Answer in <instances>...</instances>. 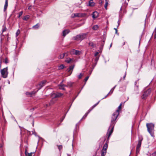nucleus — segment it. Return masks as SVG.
<instances>
[{"mask_svg": "<svg viewBox=\"0 0 156 156\" xmlns=\"http://www.w3.org/2000/svg\"><path fill=\"white\" fill-rule=\"evenodd\" d=\"M122 104L121 103L119 106L118 108L115 112H114L112 115L111 119L110 126H109L107 135L108 136H110L113 131L114 126L117 122V117L119 114V110L121 109V106Z\"/></svg>", "mask_w": 156, "mask_h": 156, "instance_id": "nucleus-1", "label": "nucleus"}, {"mask_svg": "<svg viewBox=\"0 0 156 156\" xmlns=\"http://www.w3.org/2000/svg\"><path fill=\"white\" fill-rule=\"evenodd\" d=\"M154 124L152 123H147V130L151 136H154Z\"/></svg>", "mask_w": 156, "mask_h": 156, "instance_id": "nucleus-2", "label": "nucleus"}, {"mask_svg": "<svg viewBox=\"0 0 156 156\" xmlns=\"http://www.w3.org/2000/svg\"><path fill=\"white\" fill-rule=\"evenodd\" d=\"M88 33H83L76 35L73 37V39L75 40H83L87 37Z\"/></svg>", "mask_w": 156, "mask_h": 156, "instance_id": "nucleus-3", "label": "nucleus"}, {"mask_svg": "<svg viewBox=\"0 0 156 156\" xmlns=\"http://www.w3.org/2000/svg\"><path fill=\"white\" fill-rule=\"evenodd\" d=\"M1 73L2 76L4 78H6L8 76L7 67L1 70Z\"/></svg>", "mask_w": 156, "mask_h": 156, "instance_id": "nucleus-4", "label": "nucleus"}, {"mask_svg": "<svg viewBox=\"0 0 156 156\" xmlns=\"http://www.w3.org/2000/svg\"><path fill=\"white\" fill-rule=\"evenodd\" d=\"M63 94L61 93L57 92L54 94L52 96L54 98H57L61 97L62 96Z\"/></svg>", "mask_w": 156, "mask_h": 156, "instance_id": "nucleus-5", "label": "nucleus"}, {"mask_svg": "<svg viewBox=\"0 0 156 156\" xmlns=\"http://www.w3.org/2000/svg\"><path fill=\"white\" fill-rule=\"evenodd\" d=\"M109 137H108L107 140L105 143L104 144L102 150H105L107 151V148L108 147V140H109Z\"/></svg>", "mask_w": 156, "mask_h": 156, "instance_id": "nucleus-6", "label": "nucleus"}, {"mask_svg": "<svg viewBox=\"0 0 156 156\" xmlns=\"http://www.w3.org/2000/svg\"><path fill=\"white\" fill-rule=\"evenodd\" d=\"M81 16V14L79 13L73 14L71 16V17L72 18H74L75 17H80Z\"/></svg>", "mask_w": 156, "mask_h": 156, "instance_id": "nucleus-7", "label": "nucleus"}, {"mask_svg": "<svg viewBox=\"0 0 156 156\" xmlns=\"http://www.w3.org/2000/svg\"><path fill=\"white\" fill-rule=\"evenodd\" d=\"M46 83V80H43L41 81L39 84V85L40 86V88L39 89H41L42 88V87L44 86L45 84Z\"/></svg>", "mask_w": 156, "mask_h": 156, "instance_id": "nucleus-8", "label": "nucleus"}, {"mask_svg": "<svg viewBox=\"0 0 156 156\" xmlns=\"http://www.w3.org/2000/svg\"><path fill=\"white\" fill-rule=\"evenodd\" d=\"M98 16V13L97 11H94L92 14V17L95 19Z\"/></svg>", "mask_w": 156, "mask_h": 156, "instance_id": "nucleus-9", "label": "nucleus"}, {"mask_svg": "<svg viewBox=\"0 0 156 156\" xmlns=\"http://www.w3.org/2000/svg\"><path fill=\"white\" fill-rule=\"evenodd\" d=\"M74 67V65H72V66H70L69 67V68L67 69V71L69 72H70L71 70V71L70 73L69 74V75H70L72 73V70L73 69Z\"/></svg>", "mask_w": 156, "mask_h": 156, "instance_id": "nucleus-10", "label": "nucleus"}, {"mask_svg": "<svg viewBox=\"0 0 156 156\" xmlns=\"http://www.w3.org/2000/svg\"><path fill=\"white\" fill-rule=\"evenodd\" d=\"M89 6H93L95 5V3L93 2V0H90L89 2Z\"/></svg>", "mask_w": 156, "mask_h": 156, "instance_id": "nucleus-11", "label": "nucleus"}, {"mask_svg": "<svg viewBox=\"0 0 156 156\" xmlns=\"http://www.w3.org/2000/svg\"><path fill=\"white\" fill-rule=\"evenodd\" d=\"M69 32V31L68 30H64L62 32V35L65 37L66 35L68 34Z\"/></svg>", "mask_w": 156, "mask_h": 156, "instance_id": "nucleus-12", "label": "nucleus"}, {"mask_svg": "<svg viewBox=\"0 0 156 156\" xmlns=\"http://www.w3.org/2000/svg\"><path fill=\"white\" fill-rule=\"evenodd\" d=\"M65 55H66V56H68L67 53H63V54L60 55L59 56L58 58H60V59H62L65 56Z\"/></svg>", "mask_w": 156, "mask_h": 156, "instance_id": "nucleus-13", "label": "nucleus"}, {"mask_svg": "<svg viewBox=\"0 0 156 156\" xmlns=\"http://www.w3.org/2000/svg\"><path fill=\"white\" fill-rule=\"evenodd\" d=\"M8 0H5V4L4 6V11H5L6 10V9L8 5Z\"/></svg>", "mask_w": 156, "mask_h": 156, "instance_id": "nucleus-14", "label": "nucleus"}, {"mask_svg": "<svg viewBox=\"0 0 156 156\" xmlns=\"http://www.w3.org/2000/svg\"><path fill=\"white\" fill-rule=\"evenodd\" d=\"M107 151L102 150L101 152V156H105L106 153Z\"/></svg>", "mask_w": 156, "mask_h": 156, "instance_id": "nucleus-15", "label": "nucleus"}, {"mask_svg": "<svg viewBox=\"0 0 156 156\" xmlns=\"http://www.w3.org/2000/svg\"><path fill=\"white\" fill-rule=\"evenodd\" d=\"M147 155L149 156H156V151H154V152L151 154V153L148 152V154H147Z\"/></svg>", "mask_w": 156, "mask_h": 156, "instance_id": "nucleus-16", "label": "nucleus"}, {"mask_svg": "<svg viewBox=\"0 0 156 156\" xmlns=\"http://www.w3.org/2000/svg\"><path fill=\"white\" fill-rule=\"evenodd\" d=\"M79 128H77V124H76V127L75 130L74 131L73 136H76V133L77 130H78Z\"/></svg>", "mask_w": 156, "mask_h": 156, "instance_id": "nucleus-17", "label": "nucleus"}, {"mask_svg": "<svg viewBox=\"0 0 156 156\" xmlns=\"http://www.w3.org/2000/svg\"><path fill=\"white\" fill-rule=\"evenodd\" d=\"M142 98L143 99L145 100L146 99V92L145 90L144 91Z\"/></svg>", "mask_w": 156, "mask_h": 156, "instance_id": "nucleus-18", "label": "nucleus"}, {"mask_svg": "<svg viewBox=\"0 0 156 156\" xmlns=\"http://www.w3.org/2000/svg\"><path fill=\"white\" fill-rule=\"evenodd\" d=\"M39 27V23H37L36 25L32 27V28L34 29L37 30L38 29Z\"/></svg>", "mask_w": 156, "mask_h": 156, "instance_id": "nucleus-19", "label": "nucleus"}, {"mask_svg": "<svg viewBox=\"0 0 156 156\" xmlns=\"http://www.w3.org/2000/svg\"><path fill=\"white\" fill-rule=\"evenodd\" d=\"M30 17V16L29 15H26L23 18V20L27 21L29 19Z\"/></svg>", "mask_w": 156, "mask_h": 156, "instance_id": "nucleus-20", "label": "nucleus"}, {"mask_svg": "<svg viewBox=\"0 0 156 156\" xmlns=\"http://www.w3.org/2000/svg\"><path fill=\"white\" fill-rule=\"evenodd\" d=\"M73 60V59L69 58H68L66 59L65 60V62H66L69 63L71 62Z\"/></svg>", "mask_w": 156, "mask_h": 156, "instance_id": "nucleus-21", "label": "nucleus"}, {"mask_svg": "<svg viewBox=\"0 0 156 156\" xmlns=\"http://www.w3.org/2000/svg\"><path fill=\"white\" fill-rule=\"evenodd\" d=\"M128 5V3H126L125 1L124 2L122 5V7L124 8L125 9L127 6Z\"/></svg>", "mask_w": 156, "mask_h": 156, "instance_id": "nucleus-22", "label": "nucleus"}, {"mask_svg": "<svg viewBox=\"0 0 156 156\" xmlns=\"http://www.w3.org/2000/svg\"><path fill=\"white\" fill-rule=\"evenodd\" d=\"M91 110H90V109H89L88 110V112H86L85 114L83 116V118H82V119H81V120H82L83 119V118H85L87 116V115L89 113V112L91 111Z\"/></svg>", "mask_w": 156, "mask_h": 156, "instance_id": "nucleus-23", "label": "nucleus"}, {"mask_svg": "<svg viewBox=\"0 0 156 156\" xmlns=\"http://www.w3.org/2000/svg\"><path fill=\"white\" fill-rule=\"evenodd\" d=\"M30 134L31 135H34L35 136H39L37 135V133H36L34 131H32L30 133Z\"/></svg>", "mask_w": 156, "mask_h": 156, "instance_id": "nucleus-24", "label": "nucleus"}, {"mask_svg": "<svg viewBox=\"0 0 156 156\" xmlns=\"http://www.w3.org/2000/svg\"><path fill=\"white\" fill-rule=\"evenodd\" d=\"M99 57H96V58H95L94 59V61H95V66H94V68L95 66L97 64V62L99 59Z\"/></svg>", "mask_w": 156, "mask_h": 156, "instance_id": "nucleus-25", "label": "nucleus"}, {"mask_svg": "<svg viewBox=\"0 0 156 156\" xmlns=\"http://www.w3.org/2000/svg\"><path fill=\"white\" fill-rule=\"evenodd\" d=\"M80 53L81 52L80 51L75 50V53H74V55H79L80 54Z\"/></svg>", "mask_w": 156, "mask_h": 156, "instance_id": "nucleus-26", "label": "nucleus"}, {"mask_svg": "<svg viewBox=\"0 0 156 156\" xmlns=\"http://www.w3.org/2000/svg\"><path fill=\"white\" fill-rule=\"evenodd\" d=\"M72 86V83L70 82L67 83V87H71Z\"/></svg>", "mask_w": 156, "mask_h": 156, "instance_id": "nucleus-27", "label": "nucleus"}, {"mask_svg": "<svg viewBox=\"0 0 156 156\" xmlns=\"http://www.w3.org/2000/svg\"><path fill=\"white\" fill-rule=\"evenodd\" d=\"M65 67V66L63 64H62L58 67L59 70L62 69Z\"/></svg>", "mask_w": 156, "mask_h": 156, "instance_id": "nucleus-28", "label": "nucleus"}, {"mask_svg": "<svg viewBox=\"0 0 156 156\" xmlns=\"http://www.w3.org/2000/svg\"><path fill=\"white\" fill-rule=\"evenodd\" d=\"M88 44L92 48H94L95 46L94 44L92 42H90Z\"/></svg>", "mask_w": 156, "mask_h": 156, "instance_id": "nucleus-29", "label": "nucleus"}, {"mask_svg": "<svg viewBox=\"0 0 156 156\" xmlns=\"http://www.w3.org/2000/svg\"><path fill=\"white\" fill-rule=\"evenodd\" d=\"M59 88L60 89L62 90H65V88L63 87L62 86V85L60 83L59 85H58Z\"/></svg>", "mask_w": 156, "mask_h": 156, "instance_id": "nucleus-30", "label": "nucleus"}, {"mask_svg": "<svg viewBox=\"0 0 156 156\" xmlns=\"http://www.w3.org/2000/svg\"><path fill=\"white\" fill-rule=\"evenodd\" d=\"M142 138H139V140H138V144H137V145H138L139 146H141V141H142Z\"/></svg>", "mask_w": 156, "mask_h": 156, "instance_id": "nucleus-31", "label": "nucleus"}, {"mask_svg": "<svg viewBox=\"0 0 156 156\" xmlns=\"http://www.w3.org/2000/svg\"><path fill=\"white\" fill-rule=\"evenodd\" d=\"M98 26L97 25H95L93 26L92 29L94 30H96L98 29Z\"/></svg>", "mask_w": 156, "mask_h": 156, "instance_id": "nucleus-32", "label": "nucleus"}, {"mask_svg": "<svg viewBox=\"0 0 156 156\" xmlns=\"http://www.w3.org/2000/svg\"><path fill=\"white\" fill-rule=\"evenodd\" d=\"M38 90H37L36 91H32L31 92H30V96L32 97V95H34V94L38 91Z\"/></svg>", "mask_w": 156, "mask_h": 156, "instance_id": "nucleus-33", "label": "nucleus"}, {"mask_svg": "<svg viewBox=\"0 0 156 156\" xmlns=\"http://www.w3.org/2000/svg\"><path fill=\"white\" fill-rule=\"evenodd\" d=\"M75 49H72L70 51V53L71 55H74L75 53Z\"/></svg>", "mask_w": 156, "mask_h": 156, "instance_id": "nucleus-34", "label": "nucleus"}, {"mask_svg": "<svg viewBox=\"0 0 156 156\" xmlns=\"http://www.w3.org/2000/svg\"><path fill=\"white\" fill-rule=\"evenodd\" d=\"M116 86H117L116 85H115V86L114 87H113L111 89V90H110V91L109 92H110V94H111L112 93L114 89H115V87H116Z\"/></svg>", "mask_w": 156, "mask_h": 156, "instance_id": "nucleus-35", "label": "nucleus"}, {"mask_svg": "<svg viewBox=\"0 0 156 156\" xmlns=\"http://www.w3.org/2000/svg\"><path fill=\"white\" fill-rule=\"evenodd\" d=\"M57 146L58 147V148L59 150V151L62 149V145H57Z\"/></svg>", "mask_w": 156, "mask_h": 156, "instance_id": "nucleus-36", "label": "nucleus"}, {"mask_svg": "<svg viewBox=\"0 0 156 156\" xmlns=\"http://www.w3.org/2000/svg\"><path fill=\"white\" fill-rule=\"evenodd\" d=\"M138 80H137L136 81H135V89L136 88V89H137L138 87V85H136V84L138 82Z\"/></svg>", "mask_w": 156, "mask_h": 156, "instance_id": "nucleus-37", "label": "nucleus"}, {"mask_svg": "<svg viewBox=\"0 0 156 156\" xmlns=\"http://www.w3.org/2000/svg\"><path fill=\"white\" fill-rule=\"evenodd\" d=\"M23 13V12L22 11H21L20 12H19L18 13L19 16H18V17L19 18H20V17L22 15Z\"/></svg>", "mask_w": 156, "mask_h": 156, "instance_id": "nucleus-38", "label": "nucleus"}, {"mask_svg": "<svg viewBox=\"0 0 156 156\" xmlns=\"http://www.w3.org/2000/svg\"><path fill=\"white\" fill-rule=\"evenodd\" d=\"M26 95L30 97H31V96H30V92H27L26 93Z\"/></svg>", "mask_w": 156, "mask_h": 156, "instance_id": "nucleus-39", "label": "nucleus"}, {"mask_svg": "<svg viewBox=\"0 0 156 156\" xmlns=\"http://www.w3.org/2000/svg\"><path fill=\"white\" fill-rule=\"evenodd\" d=\"M100 102V101H99L96 104L92 106V109L94 108L95 107H96L99 104Z\"/></svg>", "mask_w": 156, "mask_h": 156, "instance_id": "nucleus-40", "label": "nucleus"}, {"mask_svg": "<svg viewBox=\"0 0 156 156\" xmlns=\"http://www.w3.org/2000/svg\"><path fill=\"white\" fill-rule=\"evenodd\" d=\"M108 5V2L106 1L105 2V8L106 9H107V5Z\"/></svg>", "mask_w": 156, "mask_h": 156, "instance_id": "nucleus-41", "label": "nucleus"}, {"mask_svg": "<svg viewBox=\"0 0 156 156\" xmlns=\"http://www.w3.org/2000/svg\"><path fill=\"white\" fill-rule=\"evenodd\" d=\"M154 61L152 59H151V66H154Z\"/></svg>", "mask_w": 156, "mask_h": 156, "instance_id": "nucleus-42", "label": "nucleus"}, {"mask_svg": "<svg viewBox=\"0 0 156 156\" xmlns=\"http://www.w3.org/2000/svg\"><path fill=\"white\" fill-rule=\"evenodd\" d=\"M3 147V144H0V149L2 151L3 150L2 147Z\"/></svg>", "mask_w": 156, "mask_h": 156, "instance_id": "nucleus-43", "label": "nucleus"}, {"mask_svg": "<svg viewBox=\"0 0 156 156\" xmlns=\"http://www.w3.org/2000/svg\"><path fill=\"white\" fill-rule=\"evenodd\" d=\"M83 75L81 73H80V74L78 76V77L79 79H81Z\"/></svg>", "mask_w": 156, "mask_h": 156, "instance_id": "nucleus-44", "label": "nucleus"}, {"mask_svg": "<svg viewBox=\"0 0 156 156\" xmlns=\"http://www.w3.org/2000/svg\"><path fill=\"white\" fill-rule=\"evenodd\" d=\"M4 62L5 64H7L8 63V60L7 58H5V59Z\"/></svg>", "mask_w": 156, "mask_h": 156, "instance_id": "nucleus-45", "label": "nucleus"}, {"mask_svg": "<svg viewBox=\"0 0 156 156\" xmlns=\"http://www.w3.org/2000/svg\"><path fill=\"white\" fill-rule=\"evenodd\" d=\"M136 154H138V153H139V152L140 151V148H136Z\"/></svg>", "mask_w": 156, "mask_h": 156, "instance_id": "nucleus-46", "label": "nucleus"}, {"mask_svg": "<svg viewBox=\"0 0 156 156\" xmlns=\"http://www.w3.org/2000/svg\"><path fill=\"white\" fill-rule=\"evenodd\" d=\"M89 76H87L84 79V81L85 82H86L87 80H88L89 78Z\"/></svg>", "mask_w": 156, "mask_h": 156, "instance_id": "nucleus-47", "label": "nucleus"}, {"mask_svg": "<svg viewBox=\"0 0 156 156\" xmlns=\"http://www.w3.org/2000/svg\"><path fill=\"white\" fill-rule=\"evenodd\" d=\"M105 41L104 40L102 41L101 46H102V48H103V46H104V44H105Z\"/></svg>", "mask_w": 156, "mask_h": 156, "instance_id": "nucleus-48", "label": "nucleus"}, {"mask_svg": "<svg viewBox=\"0 0 156 156\" xmlns=\"http://www.w3.org/2000/svg\"><path fill=\"white\" fill-rule=\"evenodd\" d=\"M109 94H110V92H109L108 93V94L106 96H105L104 98H102V99H104L106 98H107V96H108V95Z\"/></svg>", "mask_w": 156, "mask_h": 156, "instance_id": "nucleus-49", "label": "nucleus"}, {"mask_svg": "<svg viewBox=\"0 0 156 156\" xmlns=\"http://www.w3.org/2000/svg\"><path fill=\"white\" fill-rule=\"evenodd\" d=\"M98 52L97 51V52H95V53H94V56H96V57H97V55H98Z\"/></svg>", "mask_w": 156, "mask_h": 156, "instance_id": "nucleus-50", "label": "nucleus"}, {"mask_svg": "<svg viewBox=\"0 0 156 156\" xmlns=\"http://www.w3.org/2000/svg\"><path fill=\"white\" fill-rule=\"evenodd\" d=\"M25 155L26 156H27V155L29 153L27 152V150L26 149V150H25Z\"/></svg>", "mask_w": 156, "mask_h": 156, "instance_id": "nucleus-51", "label": "nucleus"}, {"mask_svg": "<svg viewBox=\"0 0 156 156\" xmlns=\"http://www.w3.org/2000/svg\"><path fill=\"white\" fill-rule=\"evenodd\" d=\"M154 37L155 38H156V27L154 30Z\"/></svg>", "mask_w": 156, "mask_h": 156, "instance_id": "nucleus-52", "label": "nucleus"}, {"mask_svg": "<svg viewBox=\"0 0 156 156\" xmlns=\"http://www.w3.org/2000/svg\"><path fill=\"white\" fill-rule=\"evenodd\" d=\"M33 153H29L27 156H32V154Z\"/></svg>", "mask_w": 156, "mask_h": 156, "instance_id": "nucleus-53", "label": "nucleus"}, {"mask_svg": "<svg viewBox=\"0 0 156 156\" xmlns=\"http://www.w3.org/2000/svg\"><path fill=\"white\" fill-rule=\"evenodd\" d=\"M150 107H151V105H149V106L148 107L147 106V110H149L150 109Z\"/></svg>", "mask_w": 156, "mask_h": 156, "instance_id": "nucleus-54", "label": "nucleus"}, {"mask_svg": "<svg viewBox=\"0 0 156 156\" xmlns=\"http://www.w3.org/2000/svg\"><path fill=\"white\" fill-rule=\"evenodd\" d=\"M6 28L5 27L4 28H3L2 30V32H4L6 30Z\"/></svg>", "mask_w": 156, "mask_h": 156, "instance_id": "nucleus-55", "label": "nucleus"}, {"mask_svg": "<svg viewBox=\"0 0 156 156\" xmlns=\"http://www.w3.org/2000/svg\"><path fill=\"white\" fill-rule=\"evenodd\" d=\"M62 83H60V84L62 85V87L63 86L64 87H67V85H66L64 84H62Z\"/></svg>", "mask_w": 156, "mask_h": 156, "instance_id": "nucleus-56", "label": "nucleus"}, {"mask_svg": "<svg viewBox=\"0 0 156 156\" xmlns=\"http://www.w3.org/2000/svg\"><path fill=\"white\" fill-rule=\"evenodd\" d=\"M126 76V71L125 73V75H124V76L123 77V79L124 80L125 79V78Z\"/></svg>", "mask_w": 156, "mask_h": 156, "instance_id": "nucleus-57", "label": "nucleus"}, {"mask_svg": "<svg viewBox=\"0 0 156 156\" xmlns=\"http://www.w3.org/2000/svg\"><path fill=\"white\" fill-rule=\"evenodd\" d=\"M20 33V31L19 30H18L16 32V34L18 35Z\"/></svg>", "mask_w": 156, "mask_h": 156, "instance_id": "nucleus-58", "label": "nucleus"}, {"mask_svg": "<svg viewBox=\"0 0 156 156\" xmlns=\"http://www.w3.org/2000/svg\"><path fill=\"white\" fill-rule=\"evenodd\" d=\"M65 115L64 117H63V118L61 119V120H60L61 122H62L63 121V119H64L65 117Z\"/></svg>", "mask_w": 156, "mask_h": 156, "instance_id": "nucleus-59", "label": "nucleus"}, {"mask_svg": "<svg viewBox=\"0 0 156 156\" xmlns=\"http://www.w3.org/2000/svg\"><path fill=\"white\" fill-rule=\"evenodd\" d=\"M5 52H6L7 51V48L5 47Z\"/></svg>", "mask_w": 156, "mask_h": 156, "instance_id": "nucleus-60", "label": "nucleus"}, {"mask_svg": "<svg viewBox=\"0 0 156 156\" xmlns=\"http://www.w3.org/2000/svg\"><path fill=\"white\" fill-rule=\"evenodd\" d=\"M114 29L115 30V33L116 34H117V29L116 28H114Z\"/></svg>", "mask_w": 156, "mask_h": 156, "instance_id": "nucleus-61", "label": "nucleus"}, {"mask_svg": "<svg viewBox=\"0 0 156 156\" xmlns=\"http://www.w3.org/2000/svg\"><path fill=\"white\" fill-rule=\"evenodd\" d=\"M140 147H141V146H139L138 145H137L136 148H140Z\"/></svg>", "mask_w": 156, "mask_h": 156, "instance_id": "nucleus-62", "label": "nucleus"}, {"mask_svg": "<svg viewBox=\"0 0 156 156\" xmlns=\"http://www.w3.org/2000/svg\"><path fill=\"white\" fill-rule=\"evenodd\" d=\"M154 101H155V100L154 99V100H153L151 101V103H153L154 102Z\"/></svg>", "mask_w": 156, "mask_h": 156, "instance_id": "nucleus-63", "label": "nucleus"}, {"mask_svg": "<svg viewBox=\"0 0 156 156\" xmlns=\"http://www.w3.org/2000/svg\"><path fill=\"white\" fill-rule=\"evenodd\" d=\"M147 92H148V93H149L150 91H151V90L149 89H147Z\"/></svg>", "mask_w": 156, "mask_h": 156, "instance_id": "nucleus-64", "label": "nucleus"}]
</instances>
